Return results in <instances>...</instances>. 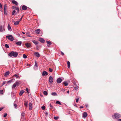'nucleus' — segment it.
Wrapping results in <instances>:
<instances>
[{
    "instance_id": "a19ab883",
    "label": "nucleus",
    "mask_w": 121,
    "mask_h": 121,
    "mask_svg": "<svg viewBox=\"0 0 121 121\" xmlns=\"http://www.w3.org/2000/svg\"><path fill=\"white\" fill-rule=\"evenodd\" d=\"M24 112H22L21 113V116L24 117Z\"/></svg>"
},
{
    "instance_id": "f3484780",
    "label": "nucleus",
    "mask_w": 121,
    "mask_h": 121,
    "mask_svg": "<svg viewBox=\"0 0 121 121\" xmlns=\"http://www.w3.org/2000/svg\"><path fill=\"white\" fill-rule=\"evenodd\" d=\"M29 109L30 110H31L32 108V104L31 103H30L29 104Z\"/></svg>"
},
{
    "instance_id": "9d476101",
    "label": "nucleus",
    "mask_w": 121,
    "mask_h": 121,
    "mask_svg": "<svg viewBox=\"0 0 121 121\" xmlns=\"http://www.w3.org/2000/svg\"><path fill=\"white\" fill-rule=\"evenodd\" d=\"M25 45L26 46L27 48L30 47L31 45V44L30 43H27L25 44Z\"/></svg>"
},
{
    "instance_id": "dca6fc26",
    "label": "nucleus",
    "mask_w": 121,
    "mask_h": 121,
    "mask_svg": "<svg viewBox=\"0 0 121 121\" xmlns=\"http://www.w3.org/2000/svg\"><path fill=\"white\" fill-rule=\"evenodd\" d=\"M8 29L9 31H12V29L11 27L9 24H8Z\"/></svg>"
},
{
    "instance_id": "69168bd1",
    "label": "nucleus",
    "mask_w": 121,
    "mask_h": 121,
    "mask_svg": "<svg viewBox=\"0 0 121 121\" xmlns=\"http://www.w3.org/2000/svg\"><path fill=\"white\" fill-rule=\"evenodd\" d=\"M28 36L31 37H32V36H31L30 35H29V36Z\"/></svg>"
},
{
    "instance_id": "864d4df0",
    "label": "nucleus",
    "mask_w": 121,
    "mask_h": 121,
    "mask_svg": "<svg viewBox=\"0 0 121 121\" xmlns=\"http://www.w3.org/2000/svg\"><path fill=\"white\" fill-rule=\"evenodd\" d=\"M49 106L51 108H53V107L52 106V105H51V104H50V105H49Z\"/></svg>"
},
{
    "instance_id": "338daca9",
    "label": "nucleus",
    "mask_w": 121,
    "mask_h": 121,
    "mask_svg": "<svg viewBox=\"0 0 121 121\" xmlns=\"http://www.w3.org/2000/svg\"><path fill=\"white\" fill-rule=\"evenodd\" d=\"M22 33L23 34H25V32H22Z\"/></svg>"
},
{
    "instance_id": "680f3d73",
    "label": "nucleus",
    "mask_w": 121,
    "mask_h": 121,
    "mask_svg": "<svg viewBox=\"0 0 121 121\" xmlns=\"http://www.w3.org/2000/svg\"><path fill=\"white\" fill-rule=\"evenodd\" d=\"M22 19V17H21V18L19 20V22L21 21Z\"/></svg>"
},
{
    "instance_id": "49530a36",
    "label": "nucleus",
    "mask_w": 121,
    "mask_h": 121,
    "mask_svg": "<svg viewBox=\"0 0 121 121\" xmlns=\"http://www.w3.org/2000/svg\"><path fill=\"white\" fill-rule=\"evenodd\" d=\"M26 35L27 36H29V35H30V33L29 32H27V33H26Z\"/></svg>"
},
{
    "instance_id": "0e129e2a",
    "label": "nucleus",
    "mask_w": 121,
    "mask_h": 121,
    "mask_svg": "<svg viewBox=\"0 0 121 121\" xmlns=\"http://www.w3.org/2000/svg\"><path fill=\"white\" fill-rule=\"evenodd\" d=\"M74 106H75V107H77V105L76 104H75V105H74Z\"/></svg>"
},
{
    "instance_id": "c85d7f7f",
    "label": "nucleus",
    "mask_w": 121,
    "mask_h": 121,
    "mask_svg": "<svg viewBox=\"0 0 121 121\" xmlns=\"http://www.w3.org/2000/svg\"><path fill=\"white\" fill-rule=\"evenodd\" d=\"M15 79H11L8 82H7V83H10L11 82H12V81H14Z\"/></svg>"
},
{
    "instance_id": "5701e85b",
    "label": "nucleus",
    "mask_w": 121,
    "mask_h": 121,
    "mask_svg": "<svg viewBox=\"0 0 121 121\" xmlns=\"http://www.w3.org/2000/svg\"><path fill=\"white\" fill-rule=\"evenodd\" d=\"M32 42L35 44L37 45L38 43V42L37 41H35V40H33L32 41Z\"/></svg>"
},
{
    "instance_id": "6e6552de",
    "label": "nucleus",
    "mask_w": 121,
    "mask_h": 121,
    "mask_svg": "<svg viewBox=\"0 0 121 121\" xmlns=\"http://www.w3.org/2000/svg\"><path fill=\"white\" fill-rule=\"evenodd\" d=\"M87 116V113L86 112H84L82 115V117L83 118H86Z\"/></svg>"
},
{
    "instance_id": "2f4dec72",
    "label": "nucleus",
    "mask_w": 121,
    "mask_h": 121,
    "mask_svg": "<svg viewBox=\"0 0 121 121\" xmlns=\"http://www.w3.org/2000/svg\"><path fill=\"white\" fill-rule=\"evenodd\" d=\"M51 95L53 96H55L57 94L56 92H53L52 93Z\"/></svg>"
},
{
    "instance_id": "20e7f679",
    "label": "nucleus",
    "mask_w": 121,
    "mask_h": 121,
    "mask_svg": "<svg viewBox=\"0 0 121 121\" xmlns=\"http://www.w3.org/2000/svg\"><path fill=\"white\" fill-rule=\"evenodd\" d=\"M4 13L5 15H7V6L6 4H5L4 6Z\"/></svg>"
},
{
    "instance_id": "4c0bfd02",
    "label": "nucleus",
    "mask_w": 121,
    "mask_h": 121,
    "mask_svg": "<svg viewBox=\"0 0 121 121\" xmlns=\"http://www.w3.org/2000/svg\"><path fill=\"white\" fill-rule=\"evenodd\" d=\"M5 46L6 48H9V46L7 44H5Z\"/></svg>"
},
{
    "instance_id": "603ef678",
    "label": "nucleus",
    "mask_w": 121,
    "mask_h": 121,
    "mask_svg": "<svg viewBox=\"0 0 121 121\" xmlns=\"http://www.w3.org/2000/svg\"><path fill=\"white\" fill-rule=\"evenodd\" d=\"M0 7L1 9L2 8V5L1 4V3H0Z\"/></svg>"
},
{
    "instance_id": "f03ea898",
    "label": "nucleus",
    "mask_w": 121,
    "mask_h": 121,
    "mask_svg": "<svg viewBox=\"0 0 121 121\" xmlns=\"http://www.w3.org/2000/svg\"><path fill=\"white\" fill-rule=\"evenodd\" d=\"M112 117L114 119H117L120 118L121 116L119 114L116 113L113 115L112 116Z\"/></svg>"
},
{
    "instance_id": "bb28decb",
    "label": "nucleus",
    "mask_w": 121,
    "mask_h": 121,
    "mask_svg": "<svg viewBox=\"0 0 121 121\" xmlns=\"http://www.w3.org/2000/svg\"><path fill=\"white\" fill-rule=\"evenodd\" d=\"M24 92V91L23 90L21 91L19 95L20 96L22 95Z\"/></svg>"
},
{
    "instance_id": "3c124183",
    "label": "nucleus",
    "mask_w": 121,
    "mask_h": 121,
    "mask_svg": "<svg viewBox=\"0 0 121 121\" xmlns=\"http://www.w3.org/2000/svg\"><path fill=\"white\" fill-rule=\"evenodd\" d=\"M79 100V98H77L76 99V102L77 103L78 102V101Z\"/></svg>"
},
{
    "instance_id": "b1692460",
    "label": "nucleus",
    "mask_w": 121,
    "mask_h": 121,
    "mask_svg": "<svg viewBox=\"0 0 121 121\" xmlns=\"http://www.w3.org/2000/svg\"><path fill=\"white\" fill-rule=\"evenodd\" d=\"M19 21H16L14 22V25H18L19 24Z\"/></svg>"
},
{
    "instance_id": "774afa93",
    "label": "nucleus",
    "mask_w": 121,
    "mask_h": 121,
    "mask_svg": "<svg viewBox=\"0 0 121 121\" xmlns=\"http://www.w3.org/2000/svg\"><path fill=\"white\" fill-rule=\"evenodd\" d=\"M42 35V34H40V35H39V36H41Z\"/></svg>"
},
{
    "instance_id": "cd10ccee",
    "label": "nucleus",
    "mask_w": 121,
    "mask_h": 121,
    "mask_svg": "<svg viewBox=\"0 0 121 121\" xmlns=\"http://www.w3.org/2000/svg\"><path fill=\"white\" fill-rule=\"evenodd\" d=\"M9 74V72L8 71H7L5 73V74L4 75V76L6 77V76L8 75Z\"/></svg>"
},
{
    "instance_id": "e2e57ef3",
    "label": "nucleus",
    "mask_w": 121,
    "mask_h": 121,
    "mask_svg": "<svg viewBox=\"0 0 121 121\" xmlns=\"http://www.w3.org/2000/svg\"><path fill=\"white\" fill-rule=\"evenodd\" d=\"M67 93H68V94H69V91H67Z\"/></svg>"
},
{
    "instance_id": "39448f33",
    "label": "nucleus",
    "mask_w": 121,
    "mask_h": 121,
    "mask_svg": "<svg viewBox=\"0 0 121 121\" xmlns=\"http://www.w3.org/2000/svg\"><path fill=\"white\" fill-rule=\"evenodd\" d=\"M5 30L4 26L2 25L0 26V32H2Z\"/></svg>"
},
{
    "instance_id": "4be33fe9",
    "label": "nucleus",
    "mask_w": 121,
    "mask_h": 121,
    "mask_svg": "<svg viewBox=\"0 0 121 121\" xmlns=\"http://www.w3.org/2000/svg\"><path fill=\"white\" fill-rule=\"evenodd\" d=\"M13 77H16V79L17 78H19V79L20 78V77L18 75H17L16 74H15L13 76Z\"/></svg>"
},
{
    "instance_id": "6ab92c4d",
    "label": "nucleus",
    "mask_w": 121,
    "mask_h": 121,
    "mask_svg": "<svg viewBox=\"0 0 121 121\" xmlns=\"http://www.w3.org/2000/svg\"><path fill=\"white\" fill-rule=\"evenodd\" d=\"M28 103V101H24V104L25 106L26 107L27 106Z\"/></svg>"
},
{
    "instance_id": "7c9ffc66",
    "label": "nucleus",
    "mask_w": 121,
    "mask_h": 121,
    "mask_svg": "<svg viewBox=\"0 0 121 121\" xmlns=\"http://www.w3.org/2000/svg\"><path fill=\"white\" fill-rule=\"evenodd\" d=\"M35 67L38 68L37 64L36 62H35V65L34 67V68L35 69Z\"/></svg>"
},
{
    "instance_id": "393cba45",
    "label": "nucleus",
    "mask_w": 121,
    "mask_h": 121,
    "mask_svg": "<svg viewBox=\"0 0 121 121\" xmlns=\"http://www.w3.org/2000/svg\"><path fill=\"white\" fill-rule=\"evenodd\" d=\"M20 82V81H17L16 82H15V83H14V84H15V85L17 86H18L19 83V82Z\"/></svg>"
},
{
    "instance_id": "f704fd0d",
    "label": "nucleus",
    "mask_w": 121,
    "mask_h": 121,
    "mask_svg": "<svg viewBox=\"0 0 121 121\" xmlns=\"http://www.w3.org/2000/svg\"><path fill=\"white\" fill-rule=\"evenodd\" d=\"M16 86L14 83L12 87V88L13 89H14L16 87Z\"/></svg>"
},
{
    "instance_id": "4468645a",
    "label": "nucleus",
    "mask_w": 121,
    "mask_h": 121,
    "mask_svg": "<svg viewBox=\"0 0 121 121\" xmlns=\"http://www.w3.org/2000/svg\"><path fill=\"white\" fill-rule=\"evenodd\" d=\"M12 7L13 8V9L17 10V13H18L19 12V9L18 7H14V6H13Z\"/></svg>"
},
{
    "instance_id": "8fccbe9b",
    "label": "nucleus",
    "mask_w": 121,
    "mask_h": 121,
    "mask_svg": "<svg viewBox=\"0 0 121 121\" xmlns=\"http://www.w3.org/2000/svg\"><path fill=\"white\" fill-rule=\"evenodd\" d=\"M7 115V113H5V114L4 115V117H6Z\"/></svg>"
},
{
    "instance_id": "1a4fd4ad",
    "label": "nucleus",
    "mask_w": 121,
    "mask_h": 121,
    "mask_svg": "<svg viewBox=\"0 0 121 121\" xmlns=\"http://www.w3.org/2000/svg\"><path fill=\"white\" fill-rule=\"evenodd\" d=\"M62 81V79L60 78H58L57 80V82L58 83H60Z\"/></svg>"
},
{
    "instance_id": "79ce46f5",
    "label": "nucleus",
    "mask_w": 121,
    "mask_h": 121,
    "mask_svg": "<svg viewBox=\"0 0 121 121\" xmlns=\"http://www.w3.org/2000/svg\"><path fill=\"white\" fill-rule=\"evenodd\" d=\"M59 118V117L58 116L57 117H54V119L55 120H57Z\"/></svg>"
},
{
    "instance_id": "f257e3e1",
    "label": "nucleus",
    "mask_w": 121,
    "mask_h": 121,
    "mask_svg": "<svg viewBox=\"0 0 121 121\" xmlns=\"http://www.w3.org/2000/svg\"><path fill=\"white\" fill-rule=\"evenodd\" d=\"M18 55V53L17 52H14L12 51L8 54V55L10 57L13 56L14 57H17Z\"/></svg>"
},
{
    "instance_id": "de8ad7c7",
    "label": "nucleus",
    "mask_w": 121,
    "mask_h": 121,
    "mask_svg": "<svg viewBox=\"0 0 121 121\" xmlns=\"http://www.w3.org/2000/svg\"><path fill=\"white\" fill-rule=\"evenodd\" d=\"M6 83V82L5 81H4L3 82L2 84V86L3 85H4Z\"/></svg>"
},
{
    "instance_id": "72a5a7b5",
    "label": "nucleus",
    "mask_w": 121,
    "mask_h": 121,
    "mask_svg": "<svg viewBox=\"0 0 121 121\" xmlns=\"http://www.w3.org/2000/svg\"><path fill=\"white\" fill-rule=\"evenodd\" d=\"M56 104H58L59 105H61V103L59 101H57L56 102Z\"/></svg>"
},
{
    "instance_id": "a211bd4d",
    "label": "nucleus",
    "mask_w": 121,
    "mask_h": 121,
    "mask_svg": "<svg viewBox=\"0 0 121 121\" xmlns=\"http://www.w3.org/2000/svg\"><path fill=\"white\" fill-rule=\"evenodd\" d=\"M15 43L17 44V45L20 46L22 43V42L21 41H19L17 42H16Z\"/></svg>"
},
{
    "instance_id": "6e6d98bb",
    "label": "nucleus",
    "mask_w": 121,
    "mask_h": 121,
    "mask_svg": "<svg viewBox=\"0 0 121 121\" xmlns=\"http://www.w3.org/2000/svg\"><path fill=\"white\" fill-rule=\"evenodd\" d=\"M18 37H21V36H20V34H18Z\"/></svg>"
},
{
    "instance_id": "a18cd8bd",
    "label": "nucleus",
    "mask_w": 121,
    "mask_h": 121,
    "mask_svg": "<svg viewBox=\"0 0 121 121\" xmlns=\"http://www.w3.org/2000/svg\"><path fill=\"white\" fill-rule=\"evenodd\" d=\"M48 114V113L47 112H46L45 113V115L46 116H47Z\"/></svg>"
},
{
    "instance_id": "5fc2aeb1",
    "label": "nucleus",
    "mask_w": 121,
    "mask_h": 121,
    "mask_svg": "<svg viewBox=\"0 0 121 121\" xmlns=\"http://www.w3.org/2000/svg\"><path fill=\"white\" fill-rule=\"evenodd\" d=\"M61 55H64V53L62 52H61Z\"/></svg>"
},
{
    "instance_id": "4d7b16f0",
    "label": "nucleus",
    "mask_w": 121,
    "mask_h": 121,
    "mask_svg": "<svg viewBox=\"0 0 121 121\" xmlns=\"http://www.w3.org/2000/svg\"><path fill=\"white\" fill-rule=\"evenodd\" d=\"M3 108H0V111H1Z\"/></svg>"
},
{
    "instance_id": "c03bdc74",
    "label": "nucleus",
    "mask_w": 121,
    "mask_h": 121,
    "mask_svg": "<svg viewBox=\"0 0 121 121\" xmlns=\"http://www.w3.org/2000/svg\"><path fill=\"white\" fill-rule=\"evenodd\" d=\"M3 91L2 90L0 91V93L2 94H3Z\"/></svg>"
},
{
    "instance_id": "423d86ee",
    "label": "nucleus",
    "mask_w": 121,
    "mask_h": 121,
    "mask_svg": "<svg viewBox=\"0 0 121 121\" xmlns=\"http://www.w3.org/2000/svg\"><path fill=\"white\" fill-rule=\"evenodd\" d=\"M17 100H15L13 103V106L14 108H17Z\"/></svg>"
},
{
    "instance_id": "ea45409f",
    "label": "nucleus",
    "mask_w": 121,
    "mask_h": 121,
    "mask_svg": "<svg viewBox=\"0 0 121 121\" xmlns=\"http://www.w3.org/2000/svg\"><path fill=\"white\" fill-rule=\"evenodd\" d=\"M16 12L14 10L13 11V12H12V15H13L14 14H15Z\"/></svg>"
},
{
    "instance_id": "09e8293b",
    "label": "nucleus",
    "mask_w": 121,
    "mask_h": 121,
    "mask_svg": "<svg viewBox=\"0 0 121 121\" xmlns=\"http://www.w3.org/2000/svg\"><path fill=\"white\" fill-rule=\"evenodd\" d=\"M26 91H27L28 93L29 92V90L28 88H26Z\"/></svg>"
},
{
    "instance_id": "473e14b6",
    "label": "nucleus",
    "mask_w": 121,
    "mask_h": 121,
    "mask_svg": "<svg viewBox=\"0 0 121 121\" xmlns=\"http://www.w3.org/2000/svg\"><path fill=\"white\" fill-rule=\"evenodd\" d=\"M43 93L46 95H48V93L46 91H44L43 92Z\"/></svg>"
},
{
    "instance_id": "aec40b11",
    "label": "nucleus",
    "mask_w": 121,
    "mask_h": 121,
    "mask_svg": "<svg viewBox=\"0 0 121 121\" xmlns=\"http://www.w3.org/2000/svg\"><path fill=\"white\" fill-rule=\"evenodd\" d=\"M12 3H13L15 5H18V3L17 2L14 0H13L12 1Z\"/></svg>"
},
{
    "instance_id": "58836bf2",
    "label": "nucleus",
    "mask_w": 121,
    "mask_h": 121,
    "mask_svg": "<svg viewBox=\"0 0 121 121\" xmlns=\"http://www.w3.org/2000/svg\"><path fill=\"white\" fill-rule=\"evenodd\" d=\"M23 57L24 58L26 59L27 58V56L25 54H24L23 55Z\"/></svg>"
},
{
    "instance_id": "bf43d9fd",
    "label": "nucleus",
    "mask_w": 121,
    "mask_h": 121,
    "mask_svg": "<svg viewBox=\"0 0 121 121\" xmlns=\"http://www.w3.org/2000/svg\"><path fill=\"white\" fill-rule=\"evenodd\" d=\"M80 108H83V107L82 106H81L80 107Z\"/></svg>"
},
{
    "instance_id": "a878e982",
    "label": "nucleus",
    "mask_w": 121,
    "mask_h": 121,
    "mask_svg": "<svg viewBox=\"0 0 121 121\" xmlns=\"http://www.w3.org/2000/svg\"><path fill=\"white\" fill-rule=\"evenodd\" d=\"M63 83V84H64L65 86H67L68 84V83L66 81L64 82Z\"/></svg>"
},
{
    "instance_id": "7ed1b4c3",
    "label": "nucleus",
    "mask_w": 121,
    "mask_h": 121,
    "mask_svg": "<svg viewBox=\"0 0 121 121\" xmlns=\"http://www.w3.org/2000/svg\"><path fill=\"white\" fill-rule=\"evenodd\" d=\"M6 37L10 41H13L14 39L13 37L11 35H9V36H7Z\"/></svg>"
},
{
    "instance_id": "412c9836",
    "label": "nucleus",
    "mask_w": 121,
    "mask_h": 121,
    "mask_svg": "<svg viewBox=\"0 0 121 121\" xmlns=\"http://www.w3.org/2000/svg\"><path fill=\"white\" fill-rule=\"evenodd\" d=\"M40 30L39 29H37L36 30H35L36 33L38 34H39L40 33Z\"/></svg>"
},
{
    "instance_id": "ddd939ff",
    "label": "nucleus",
    "mask_w": 121,
    "mask_h": 121,
    "mask_svg": "<svg viewBox=\"0 0 121 121\" xmlns=\"http://www.w3.org/2000/svg\"><path fill=\"white\" fill-rule=\"evenodd\" d=\"M22 9L23 10H25L26 9L27 7L24 5H22Z\"/></svg>"
},
{
    "instance_id": "13d9d810",
    "label": "nucleus",
    "mask_w": 121,
    "mask_h": 121,
    "mask_svg": "<svg viewBox=\"0 0 121 121\" xmlns=\"http://www.w3.org/2000/svg\"><path fill=\"white\" fill-rule=\"evenodd\" d=\"M118 121H121V119H118L117 120Z\"/></svg>"
},
{
    "instance_id": "0eeeda50",
    "label": "nucleus",
    "mask_w": 121,
    "mask_h": 121,
    "mask_svg": "<svg viewBox=\"0 0 121 121\" xmlns=\"http://www.w3.org/2000/svg\"><path fill=\"white\" fill-rule=\"evenodd\" d=\"M48 81L49 82L52 83L53 81V78L52 77L50 76L49 77Z\"/></svg>"
},
{
    "instance_id": "052dcab7",
    "label": "nucleus",
    "mask_w": 121,
    "mask_h": 121,
    "mask_svg": "<svg viewBox=\"0 0 121 121\" xmlns=\"http://www.w3.org/2000/svg\"><path fill=\"white\" fill-rule=\"evenodd\" d=\"M74 89L75 90H77L78 89V87H75L74 88Z\"/></svg>"
},
{
    "instance_id": "37998d69",
    "label": "nucleus",
    "mask_w": 121,
    "mask_h": 121,
    "mask_svg": "<svg viewBox=\"0 0 121 121\" xmlns=\"http://www.w3.org/2000/svg\"><path fill=\"white\" fill-rule=\"evenodd\" d=\"M49 71L50 72H52V69L51 68H49Z\"/></svg>"
},
{
    "instance_id": "2eb2a0df",
    "label": "nucleus",
    "mask_w": 121,
    "mask_h": 121,
    "mask_svg": "<svg viewBox=\"0 0 121 121\" xmlns=\"http://www.w3.org/2000/svg\"><path fill=\"white\" fill-rule=\"evenodd\" d=\"M39 40L41 43H43L45 42V40L43 38H40L39 39Z\"/></svg>"
},
{
    "instance_id": "9b49d317",
    "label": "nucleus",
    "mask_w": 121,
    "mask_h": 121,
    "mask_svg": "<svg viewBox=\"0 0 121 121\" xmlns=\"http://www.w3.org/2000/svg\"><path fill=\"white\" fill-rule=\"evenodd\" d=\"M34 55L36 57H39L40 56V55L39 53L38 52H35L34 53Z\"/></svg>"
},
{
    "instance_id": "e433bc0d",
    "label": "nucleus",
    "mask_w": 121,
    "mask_h": 121,
    "mask_svg": "<svg viewBox=\"0 0 121 121\" xmlns=\"http://www.w3.org/2000/svg\"><path fill=\"white\" fill-rule=\"evenodd\" d=\"M41 108L42 110H44L45 109V107L43 105L41 107Z\"/></svg>"
},
{
    "instance_id": "f8f14e48",
    "label": "nucleus",
    "mask_w": 121,
    "mask_h": 121,
    "mask_svg": "<svg viewBox=\"0 0 121 121\" xmlns=\"http://www.w3.org/2000/svg\"><path fill=\"white\" fill-rule=\"evenodd\" d=\"M48 75V73L45 71H43V72L42 75L43 76L47 75Z\"/></svg>"
},
{
    "instance_id": "c9c22d12",
    "label": "nucleus",
    "mask_w": 121,
    "mask_h": 121,
    "mask_svg": "<svg viewBox=\"0 0 121 121\" xmlns=\"http://www.w3.org/2000/svg\"><path fill=\"white\" fill-rule=\"evenodd\" d=\"M46 42L49 45H50L52 44V43L49 41H47Z\"/></svg>"
},
{
    "instance_id": "c756f323",
    "label": "nucleus",
    "mask_w": 121,
    "mask_h": 121,
    "mask_svg": "<svg viewBox=\"0 0 121 121\" xmlns=\"http://www.w3.org/2000/svg\"><path fill=\"white\" fill-rule=\"evenodd\" d=\"M70 62L69 61H67V65H68V68H70Z\"/></svg>"
}]
</instances>
